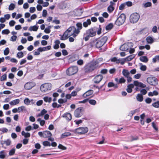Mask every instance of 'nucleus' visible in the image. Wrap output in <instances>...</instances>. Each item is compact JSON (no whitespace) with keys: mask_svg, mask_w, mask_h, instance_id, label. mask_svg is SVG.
Wrapping results in <instances>:
<instances>
[{"mask_svg":"<svg viewBox=\"0 0 159 159\" xmlns=\"http://www.w3.org/2000/svg\"><path fill=\"white\" fill-rule=\"evenodd\" d=\"M107 40V37L105 36L98 39L92 40L91 41L89 45L91 48L95 47L99 48L103 46Z\"/></svg>","mask_w":159,"mask_h":159,"instance_id":"1","label":"nucleus"},{"mask_svg":"<svg viewBox=\"0 0 159 159\" xmlns=\"http://www.w3.org/2000/svg\"><path fill=\"white\" fill-rule=\"evenodd\" d=\"M96 31L93 28H91L87 30L85 32L84 34L83 39L85 41H88L90 37L95 36L96 35Z\"/></svg>","mask_w":159,"mask_h":159,"instance_id":"2","label":"nucleus"},{"mask_svg":"<svg viewBox=\"0 0 159 159\" xmlns=\"http://www.w3.org/2000/svg\"><path fill=\"white\" fill-rule=\"evenodd\" d=\"M97 66L96 62L89 63L84 66V70L85 72H90L94 70Z\"/></svg>","mask_w":159,"mask_h":159,"instance_id":"3","label":"nucleus"},{"mask_svg":"<svg viewBox=\"0 0 159 159\" xmlns=\"http://www.w3.org/2000/svg\"><path fill=\"white\" fill-rule=\"evenodd\" d=\"M88 128L87 127H80L74 130H70V131L80 134L86 133L88 131Z\"/></svg>","mask_w":159,"mask_h":159,"instance_id":"4","label":"nucleus"},{"mask_svg":"<svg viewBox=\"0 0 159 159\" xmlns=\"http://www.w3.org/2000/svg\"><path fill=\"white\" fill-rule=\"evenodd\" d=\"M78 67L76 66H73L69 67L66 71L67 75H71L76 74L78 71Z\"/></svg>","mask_w":159,"mask_h":159,"instance_id":"5","label":"nucleus"},{"mask_svg":"<svg viewBox=\"0 0 159 159\" xmlns=\"http://www.w3.org/2000/svg\"><path fill=\"white\" fill-rule=\"evenodd\" d=\"M125 20V15L123 13L121 14L117 18L115 22V24L118 26L122 25Z\"/></svg>","mask_w":159,"mask_h":159,"instance_id":"6","label":"nucleus"},{"mask_svg":"<svg viewBox=\"0 0 159 159\" xmlns=\"http://www.w3.org/2000/svg\"><path fill=\"white\" fill-rule=\"evenodd\" d=\"M51 87L52 85L51 84L45 83L41 85L40 89L42 92H45L51 90Z\"/></svg>","mask_w":159,"mask_h":159,"instance_id":"7","label":"nucleus"},{"mask_svg":"<svg viewBox=\"0 0 159 159\" xmlns=\"http://www.w3.org/2000/svg\"><path fill=\"white\" fill-rule=\"evenodd\" d=\"M140 18L139 15L137 13H134L130 16V21L132 23L137 22Z\"/></svg>","mask_w":159,"mask_h":159,"instance_id":"8","label":"nucleus"},{"mask_svg":"<svg viewBox=\"0 0 159 159\" xmlns=\"http://www.w3.org/2000/svg\"><path fill=\"white\" fill-rule=\"evenodd\" d=\"M147 82L152 85H156L158 84V80L154 77H149L147 78Z\"/></svg>","mask_w":159,"mask_h":159,"instance_id":"9","label":"nucleus"},{"mask_svg":"<svg viewBox=\"0 0 159 159\" xmlns=\"http://www.w3.org/2000/svg\"><path fill=\"white\" fill-rule=\"evenodd\" d=\"M82 109V108L80 107L78 108L75 110L74 115L76 117L79 118L82 116L83 114Z\"/></svg>","mask_w":159,"mask_h":159,"instance_id":"10","label":"nucleus"},{"mask_svg":"<svg viewBox=\"0 0 159 159\" xmlns=\"http://www.w3.org/2000/svg\"><path fill=\"white\" fill-rule=\"evenodd\" d=\"M103 79V76L101 75H96L93 79V81L94 83L98 84Z\"/></svg>","mask_w":159,"mask_h":159,"instance_id":"11","label":"nucleus"},{"mask_svg":"<svg viewBox=\"0 0 159 159\" xmlns=\"http://www.w3.org/2000/svg\"><path fill=\"white\" fill-rule=\"evenodd\" d=\"M77 28L75 27V31L77 34H79L80 32V30L82 28V24L80 22H78L76 24Z\"/></svg>","mask_w":159,"mask_h":159,"instance_id":"12","label":"nucleus"},{"mask_svg":"<svg viewBox=\"0 0 159 159\" xmlns=\"http://www.w3.org/2000/svg\"><path fill=\"white\" fill-rule=\"evenodd\" d=\"M93 93V90L91 89L89 90L83 94V97L84 98H85L87 97H89Z\"/></svg>","mask_w":159,"mask_h":159,"instance_id":"13","label":"nucleus"},{"mask_svg":"<svg viewBox=\"0 0 159 159\" xmlns=\"http://www.w3.org/2000/svg\"><path fill=\"white\" fill-rule=\"evenodd\" d=\"M34 86V85L33 82H27L25 84L24 87L25 89L29 90L31 89Z\"/></svg>","mask_w":159,"mask_h":159,"instance_id":"14","label":"nucleus"},{"mask_svg":"<svg viewBox=\"0 0 159 159\" xmlns=\"http://www.w3.org/2000/svg\"><path fill=\"white\" fill-rule=\"evenodd\" d=\"M75 27L74 26H71L67 29V30L65 32L66 34H68L69 36V34L75 31Z\"/></svg>","mask_w":159,"mask_h":159,"instance_id":"15","label":"nucleus"},{"mask_svg":"<svg viewBox=\"0 0 159 159\" xmlns=\"http://www.w3.org/2000/svg\"><path fill=\"white\" fill-rule=\"evenodd\" d=\"M62 117L65 118L66 120L69 121L72 119V116L71 114L70 113H66L62 116Z\"/></svg>","mask_w":159,"mask_h":159,"instance_id":"16","label":"nucleus"},{"mask_svg":"<svg viewBox=\"0 0 159 159\" xmlns=\"http://www.w3.org/2000/svg\"><path fill=\"white\" fill-rule=\"evenodd\" d=\"M129 43H125L122 45L120 47V49L121 51H127L129 49V47L128 44Z\"/></svg>","mask_w":159,"mask_h":159,"instance_id":"17","label":"nucleus"},{"mask_svg":"<svg viewBox=\"0 0 159 159\" xmlns=\"http://www.w3.org/2000/svg\"><path fill=\"white\" fill-rule=\"evenodd\" d=\"M134 85L135 86H139V87L144 88L146 85L143 84V83L139 82L137 81H135L134 82Z\"/></svg>","mask_w":159,"mask_h":159,"instance_id":"18","label":"nucleus"},{"mask_svg":"<svg viewBox=\"0 0 159 159\" xmlns=\"http://www.w3.org/2000/svg\"><path fill=\"white\" fill-rule=\"evenodd\" d=\"M52 134L50 132L48 131H43V137L47 138L49 137L52 136Z\"/></svg>","mask_w":159,"mask_h":159,"instance_id":"19","label":"nucleus"},{"mask_svg":"<svg viewBox=\"0 0 159 159\" xmlns=\"http://www.w3.org/2000/svg\"><path fill=\"white\" fill-rule=\"evenodd\" d=\"M91 23V20L90 19H88L83 23V26L84 27L86 28L89 25H90Z\"/></svg>","mask_w":159,"mask_h":159,"instance_id":"20","label":"nucleus"},{"mask_svg":"<svg viewBox=\"0 0 159 159\" xmlns=\"http://www.w3.org/2000/svg\"><path fill=\"white\" fill-rule=\"evenodd\" d=\"M51 48V46H48L46 47H44L43 48H39V50L40 51V52H42L43 51H45L47 50H48L50 49Z\"/></svg>","mask_w":159,"mask_h":159,"instance_id":"21","label":"nucleus"},{"mask_svg":"<svg viewBox=\"0 0 159 159\" xmlns=\"http://www.w3.org/2000/svg\"><path fill=\"white\" fill-rule=\"evenodd\" d=\"M122 73L123 75L125 77H128V76H129L130 72L128 71V70L124 69L122 71Z\"/></svg>","mask_w":159,"mask_h":159,"instance_id":"22","label":"nucleus"},{"mask_svg":"<svg viewBox=\"0 0 159 159\" xmlns=\"http://www.w3.org/2000/svg\"><path fill=\"white\" fill-rule=\"evenodd\" d=\"M134 87L133 84H130L128 85L127 88L126 89L127 91L129 93H131L132 91V89Z\"/></svg>","mask_w":159,"mask_h":159,"instance_id":"23","label":"nucleus"},{"mask_svg":"<svg viewBox=\"0 0 159 159\" xmlns=\"http://www.w3.org/2000/svg\"><path fill=\"white\" fill-rule=\"evenodd\" d=\"M61 36L60 39L62 40H64L68 38V34L64 32L62 35L60 34Z\"/></svg>","mask_w":159,"mask_h":159,"instance_id":"24","label":"nucleus"},{"mask_svg":"<svg viewBox=\"0 0 159 159\" xmlns=\"http://www.w3.org/2000/svg\"><path fill=\"white\" fill-rule=\"evenodd\" d=\"M20 102V100L19 99H16L11 101L10 102L11 105L13 106L18 104Z\"/></svg>","mask_w":159,"mask_h":159,"instance_id":"25","label":"nucleus"},{"mask_svg":"<svg viewBox=\"0 0 159 159\" xmlns=\"http://www.w3.org/2000/svg\"><path fill=\"white\" fill-rule=\"evenodd\" d=\"M146 40L147 43L148 44H152L154 42L153 38L150 36H148L147 37Z\"/></svg>","mask_w":159,"mask_h":159,"instance_id":"26","label":"nucleus"},{"mask_svg":"<svg viewBox=\"0 0 159 159\" xmlns=\"http://www.w3.org/2000/svg\"><path fill=\"white\" fill-rule=\"evenodd\" d=\"M47 112V111H46L44 109H43L42 110L40 113H39L37 115H36V117H39L43 116L44 115L46 114Z\"/></svg>","mask_w":159,"mask_h":159,"instance_id":"27","label":"nucleus"},{"mask_svg":"<svg viewBox=\"0 0 159 159\" xmlns=\"http://www.w3.org/2000/svg\"><path fill=\"white\" fill-rule=\"evenodd\" d=\"M11 141L10 139H7L6 141H2L1 144L2 145L5 144L7 146H9L11 144Z\"/></svg>","mask_w":159,"mask_h":159,"instance_id":"28","label":"nucleus"},{"mask_svg":"<svg viewBox=\"0 0 159 159\" xmlns=\"http://www.w3.org/2000/svg\"><path fill=\"white\" fill-rule=\"evenodd\" d=\"M136 98L137 101L139 102H142L143 100V96L141 94H138Z\"/></svg>","mask_w":159,"mask_h":159,"instance_id":"29","label":"nucleus"},{"mask_svg":"<svg viewBox=\"0 0 159 159\" xmlns=\"http://www.w3.org/2000/svg\"><path fill=\"white\" fill-rule=\"evenodd\" d=\"M140 60L142 62H147L148 61L147 57L145 56H141L139 58Z\"/></svg>","mask_w":159,"mask_h":159,"instance_id":"30","label":"nucleus"},{"mask_svg":"<svg viewBox=\"0 0 159 159\" xmlns=\"http://www.w3.org/2000/svg\"><path fill=\"white\" fill-rule=\"evenodd\" d=\"M38 26H37L36 25L31 26L30 27L29 29V30L30 31H35L37 30L38 29Z\"/></svg>","mask_w":159,"mask_h":159,"instance_id":"31","label":"nucleus"},{"mask_svg":"<svg viewBox=\"0 0 159 159\" xmlns=\"http://www.w3.org/2000/svg\"><path fill=\"white\" fill-rule=\"evenodd\" d=\"M83 12V11H82L81 9H78L75 10V15L77 16H80L82 15Z\"/></svg>","mask_w":159,"mask_h":159,"instance_id":"32","label":"nucleus"},{"mask_svg":"<svg viewBox=\"0 0 159 159\" xmlns=\"http://www.w3.org/2000/svg\"><path fill=\"white\" fill-rule=\"evenodd\" d=\"M24 56V54L22 52H18L16 54V57L18 58H22Z\"/></svg>","mask_w":159,"mask_h":159,"instance_id":"33","label":"nucleus"},{"mask_svg":"<svg viewBox=\"0 0 159 159\" xmlns=\"http://www.w3.org/2000/svg\"><path fill=\"white\" fill-rule=\"evenodd\" d=\"M44 101L46 102H50L52 101V98L51 97H45L43 98Z\"/></svg>","mask_w":159,"mask_h":159,"instance_id":"34","label":"nucleus"},{"mask_svg":"<svg viewBox=\"0 0 159 159\" xmlns=\"http://www.w3.org/2000/svg\"><path fill=\"white\" fill-rule=\"evenodd\" d=\"M113 24L110 23L106 26V29L107 30H110L113 28Z\"/></svg>","mask_w":159,"mask_h":159,"instance_id":"35","label":"nucleus"},{"mask_svg":"<svg viewBox=\"0 0 159 159\" xmlns=\"http://www.w3.org/2000/svg\"><path fill=\"white\" fill-rule=\"evenodd\" d=\"M90 104L93 105H95L96 104V101L95 100L90 99L88 100Z\"/></svg>","mask_w":159,"mask_h":159,"instance_id":"36","label":"nucleus"},{"mask_svg":"<svg viewBox=\"0 0 159 159\" xmlns=\"http://www.w3.org/2000/svg\"><path fill=\"white\" fill-rule=\"evenodd\" d=\"M18 112H20L21 111H25V107L24 106H21L18 108Z\"/></svg>","mask_w":159,"mask_h":159,"instance_id":"37","label":"nucleus"},{"mask_svg":"<svg viewBox=\"0 0 159 159\" xmlns=\"http://www.w3.org/2000/svg\"><path fill=\"white\" fill-rule=\"evenodd\" d=\"M37 120L39 122L40 125L42 126H43L45 123V120H41L40 118H38Z\"/></svg>","mask_w":159,"mask_h":159,"instance_id":"38","label":"nucleus"},{"mask_svg":"<svg viewBox=\"0 0 159 159\" xmlns=\"http://www.w3.org/2000/svg\"><path fill=\"white\" fill-rule=\"evenodd\" d=\"M143 5L145 7H150L152 5V3L150 2H148L143 4Z\"/></svg>","mask_w":159,"mask_h":159,"instance_id":"39","label":"nucleus"},{"mask_svg":"<svg viewBox=\"0 0 159 159\" xmlns=\"http://www.w3.org/2000/svg\"><path fill=\"white\" fill-rule=\"evenodd\" d=\"M15 8V4L13 3H11L9 6L8 9L9 10H13Z\"/></svg>","mask_w":159,"mask_h":159,"instance_id":"40","label":"nucleus"},{"mask_svg":"<svg viewBox=\"0 0 159 159\" xmlns=\"http://www.w3.org/2000/svg\"><path fill=\"white\" fill-rule=\"evenodd\" d=\"M43 145L45 146H51V143L48 141H45L43 143Z\"/></svg>","mask_w":159,"mask_h":159,"instance_id":"41","label":"nucleus"},{"mask_svg":"<svg viewBox=\"0 0 159 159\" xmlns=\"http://www.w3.org/2000/svg\"><path fill=\"white\" fill-rule=\"evenodd\" d=\"M16 149L15 148H12L11 149L9 152V156H12L13 155L15 152Z\"/></svg>","mask_w":159,"mask_h":159,"instance_id":"42","label":"nucleus"},{"mask_svg":"<svg viewBox=\"0 0 159 159\" xmlns=\"http://www.w3.org/2000/svg\"><path fill=\"white\" fill-rule=\"evenodd\" d=\"M152 105L154 107L157 108L159 107V101L155 102L152 103Z\"/></svg>","mask_w":159,"mask_h":159,"instance_id":"43","label":"nucleus"},{"mask_svg":"<svg viewBox=\"0 0 159 159\" xmlns=\"http://www.w3.org/2000/svg\"><path fill=\"white\" fill-rule=\"evenodd\" d=\"M10 50L8 48H7L4 51V54L5 55H7L9 53Z\"/></svg>","mask_w":159,"mask_h":159,"instance_id":"44","label":"nucleus"},{"mask_svg":"<svg viewBox=\"0 0 159 159\" xmlns=\"http://www.w3.org/2000/svg\"><path fill=\"white\" fill-rule=\"evenodd\" d=\"M51 26H49L48 28H46L44 30V32L47 33V34H49V33L51 32Z\"/></svg>","mask_w":159,"mask_h":159,"instance_id":"45","label":"nucleus"},{"mask_svg":"<svg viewBox=\"0 0 159 159\" xmlns=\"http://www.w3.org/2000/svg\"><path fill=\"white\" fill-rule=\"evenodd\" d=\"M134 56L133 55L129 56L125 58L126 60L130 61L134 57Z\"/></svg>","mask_w":159,"mask_h":159,"instance_id":"46","label":"nucleus"},{"mask_svg":"<svg viewBox=\"0 0 159 159\" xmlns=\"http://www.w3.org/2000/svg\"><path fill=\"white\" fill-rule=\"evenodd\" d=\"M10 33L9 30L8 29H5L3 30L2 32V33L3 34H8Z\"/></svg>","mask_w":159,"mask_h":159,"instance_id":"47","label":"nucleus"},{"mask_svg":"<svg viewBox=\"0 0 159 159\" xmlns=\"http://www.w3.org/2000/svg\"><path fill=\"white\" fill-rule=\"evenodd\" d=\"M7 76L6 74H4L1 76L0 78V80L1 81H3L6 80L7 79Z\"/></svg>","mask_w":159,"mask_h":159,"instance_id":"48","label":"nucleus"},{"mask_svg":"<svg viewBox=\"0 0 159 159\" xmlns=\"http://www.w3.org/2000/svg\"><path fill=\"white\" fill-rule=\"evenodd\" d=\"M114 9V8L113 6H109L107 8V10L109 13L111 12Z\"/></svg>","mask_w":159,"mask_h":159,"instance_id":"49","label":"nucleus"},{"mask_svg":"<svg viewBox=\"0 0 159 159\" xmlns=\"http://www.w3.org/2000/svg\"><path fill=\"white\" fill-rule=\"evenodd\" d=\"M141 65L140 67V69L141 70L144 71H145L146 70L147 67L146 66L143 65H142V64H141Z\"/></svg>","mask_w":159,"mask_h":159,"instance_id":"50","label":"nucleus"},{"mask_svg":"<svg viewBox=\"0 0 159 159\" xmlns=\"http://www.w3.org/2000/svg\"><path fill=\"white\" fill-rule=\"evenodd\" d=\"M4 151H1L0 152V158L4 159L5 157V155L4 154Z\"/></svg>","mask_w":159,"mask_h":159,"instance_id":"51","label":"nucleus"},{"mask_svg":"<svg viewBox=\"0 0 159 159\" xmlns=\"http://www.w3.org/2000/svg\"><path fill=\"white\" fill-rule=\"evenodd\" d=\"M0 131L2 132V133H1L2 134L4 133H7L8 131V129L6 128H0Z\"/></svg>","mask_w":159,"mask_h":159,"instance_id":"52","label":"nucleus"},{"mask_svg":"<svg viewBox=\"0 0 159 159\" xmlns=\"http://www.w3.org/2000/svg\"><path fill=\"white\" fill-rule=\"evenodd\" d=\"M40 51L39 50V48L36 50L34 51V55H39L40 54Z\"/></svg>","mask_w":159,"mask_h":159,"instance_id":"53","label":"nucleus"},{"mask_svg":"<svg viewBox=\"0 0 159 159\" xmlns=\"http://www.w3.org/2000/svg\"><path fill=\"white\" fill-rule=\"evenodd\" d=\"M126 80L124 77H122L119 79V84L124 83Z\"/></svg>","mask_w":159,"mask_h":159,"instance_id":"54","label":"nucleus"},{"mask_svg":"<svg viewBox=\"0 0 159 159\" xmlns=\"http://www.w3.org/2000/svg\"><path fill=\"white\" fill-rule=\"evenodd\" d=\"M58 148L59 149H61L63 150H65L66 149V147L63 146L61 144H59L58 146Z\"/></svg>","mask_w":159,"mask_h":159,"instance_id":"55","label":"nucleus"},{"mask_svg":"<svg viewBox=\"0 0 159 159\" xmlns=\"http://www.w3.org/2000/svg\"><path fill=\"white\" fill-rule=\"evenodd\" d=\"M24 103L27 105H28L30 104V100L28 98H25L24 100Z\"/></svg>","mask_w":159,"mask_h":159,"instance_id":"56","label":"nucleus"},{"mask_svg":"<svg viewBox=\"0 0 159 159\" xmlns=\"http://www.w3.org/2000/svg\"><path fill=\"white\" fill-rule=\"evenodd\" d=\"M17 37L16 35H13L12 36L10 39V40L12 41H15L16 40Z\"/></svg>","mask_w":159,"mask_h":159,"instance_id":"57","label":"nucleus"},{"mask_svg":"<svg viewBox=\"0 0 159 159\" xmlns=\"http://www.w3.org/2000/svg\"><path fill=\"white\" fill-rule=\"evenodd\" d=\"M36 10L35 8L34 7H31L30 8L29 11L31 13H34Z\"/></svg>","mask_w":159,"mask_h":159,"instance_id":"58","label":"nucleus"},{"mask_svg":"<svg viewBox=\"0 0 159 159\" xmlns=\"http://www.w3.org/2000/svg\"><path fill=\"white\" fill-rule=\"evenodd\" d=\"M43 103V101L42 100H40L36 102V105L38 106H40Z\"/></svg>","mask_w":159,"mask_h":159,"instance_id":"59","label":"nucleus"},{"mask_svg":"<svg viewBox=\"0 0 159 159\" xmlns=\"http://www.w3.org/2000/svg\"><path fill=\"white\" fill-rule=\"evenodd\" d=\"M152 126L153 128L156 131H157L158 130V128L157 127L156 125L154 123V122L152 123Z\"/></svg>","mask_w":159,"mask_h":159,"instance_id":"60","label":"nucleus"},{"mask_svg":"<svg viewBox=\"0 0 159 159\" xmlns=\"http://www.w3.org/2000/svg\"><path fill=\"white\" fill-rule=\"evenodd\" d=\"M125 3H123L121 4L120 6H119V8L120 10H122L124 9L125 7Z\"/></svg>","mask_w":159,"mask_h":159,"instance_id":"61","label":"nucleus"},{"mask_svg":"<svg viewBox=\"0 0 159 159\" xmlns=\"http://www.w3.org/2000/svg\"><path fill=\"white\" fill-rule=\"evenodd\" d=\"M84 62L82 60L80 59L77 61V63L78 65L81 66L83 64Z\"/></svg>","mask_w":159,"mask_h":159,"instance_id":"62","label":"nucleus"},{"mask_svg":"<svg viewBox=\"0 0 159 159\" xmlns=\"http://www.w3.org/2000/svg\"><path fill=\"white\" fill-rule=\"evenodd\" d=\"M9 108V105L8 104H4L3 106V108L5 110H7Z\"/></svg>","mask_w":159,"mask_h":159,"instance_id":"63","label":"nucleus"},{"mask_svg":"<svg viewBox=\"0 0 159 159\" xmlns=\"http://www.w3.org/2000/svg\"><path fill=\"white\" fill-rule=\"evenodd\" d=\"M15 24V22L14 20H12L10 21L9 22V25L11 26H14Z\"/></svg>","mask_w":159,"mask_h":159,"instance_id":"64","label":"nucleus"}]
</instances>
